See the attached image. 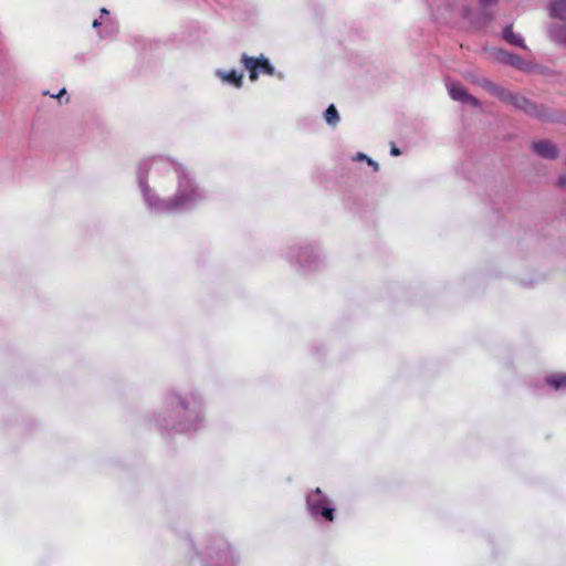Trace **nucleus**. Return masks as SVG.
Returning a JSON list of instances; mask_svg holds the SVG:
<instances>
[{"label": "nucleus", "mask_w": 566, "mask_h": 566, "mask_svg": "<svg viewBox=\"0 0 566 566\" xmlns=\"http://www.w3.org/2000/svg\"><path fill=\"white\" fill-rule=\"evenodd\" d=\"M169 165H171L170 158L165 156L144 158L137 165L136 182L143 206L149 216L164 217L177 214L171 196H160L148 182V175L150 172L164 174L163 169H166Z\"/></svg>", "instance_id": "1"}, {"label": "nucleus", "mask_w": 566, "mask_h": 566, "mask_svg": "<svg viewBox=\"0 0 566 566\" xmlns=\"http://www.w3.org/2000/svg\"><path fill=\"white\" fill-rule=\"evenodd\" d=\"M164 174L172 170L176 175V188L171 199L176 213L192 211L208 199V191L199 185L192 170L184 164L170 159Z\"/></svg>", "instance_id": "2"}, {"label": "nucleus", "mask_w": 566, "mask_h": 566, "mask_svg": "<svg viewBox=\"0 0 566 566\" xmlns=\"http://www.w3.org/2000/svg\"><path fill=\"white\" fill-rule=\"evenodd\" d=\"M286 260L307 272L317 271L325 262L326 255L318 243H296L287 248Z\"/></svg>", "instance_id": "3"}, {"label": "nucleus", "mask_w": 566, "mask_h": 566, "mask_svg": "<svg viewBox=\"0 0 566 566\" xmlns=\"http://www.w3.org/2000/svg\"><path fill=\"white\" fill-rule=\"evenodd\" d=\"M499 1L500 0H478L481 10L473 13V10L469 6H464L461 8V17L465 19L473 29H483L494 19L489 8L495 7Z\"/></svg>", "instance_id": "4"}, {"label": "nucleus", "mask_w": 566, "mask_h": 566, "mask_svg": "<svg viewBox=\"0 0 566 566\" xmlns=\"http://www.w3.org/2000/svg\"><path fill=\"white\" fill-rule=\"evenodd\" d=\"M242 65L249 71V77L252 82L256 81L260 73L266 75H275V69L271 64L270 60L263 54L252 57L247 53L241 55Z\"/></svg>", "instance_id": "5"}, {"label": "nucleus", "mask_w": 566, "mask_h": 566, "mask_svg": "<svg viewBox=\"0 0 566 566\" xmlns=\"http://www.w3.org/2000/svg\"><path fill=\"white\" fill-rule=\"evenodd\" d=\"M512 105L515 109L525 113L526 115L535 118L546 119V113L543 106L535 104L531 99L526 98L523 95H518L513 93L512 98L507 103Z\"/></svg>", "instance_id": "6"}, {"label": "nucleus", "mask_w": 566, "mask_h": 566, "mask_svg": "<svg viewBox=\"0 0 566 566\" xmlns=\"http://www.w3.org/2000/svg\"><path fill=\"white\" fill-rule=\"evenodd\" d=\"M448 92H449L450 97L453 101H457V102H460L463 104H470L473 107H478V108L481 107V105H482L481 102L476 97L469 94L467 88L459 82L449 83Z\"/></svg>", "instance_id": "7"}, {"label": "nucleus", "mask_w": 566, "mask_h": 566, "mask_svg": "<svg viewBox=\"0 0 566 566\" xmlns=\"http://www.w3.org/2000/svg\"><path fill=\"white\" fill-rule=\"evenodd\" d=\"M494 59L503 64L511 65L520 71H528L531 69V64L523 60L521 56L510 53L502 49L493 50Z\"/></svg>", "instance_id": "8"}, {"label": "nucleus", "mask_w": 566, "mask_h": 566, "mask_svg": "<svg viewBox=\"0 0 566 566\" xmlns=\"http://www.w3.org/2000/svg\"><path fill=\"white\" fill-rule=\"evenodd\" d=\"M216 76L224 84L231 85L235 88H241L243 85V74L235 70L224 71L219 69L216 70Z\"/></svg>", "instance_id": "9"}, {"label": "nucleus", "mask_w": 566, "mask_h": 566, "mask_svg": "<svg viewBox=\"0 0 566 566\" xmlns=\"http://www.w3.org/2000/svg\"><path fill=\"white\" fill-rule=\"evenodd\" d=\"M532 149L542 158L555 159L558 155L556 146L548 140H539L532 144Z\"/></svg>", "instance_id": "10"}, {"label": "nucleus", "mask_w": 566, "mask_h": 566, "mask_svg": "<svg viewBox=\"0 0 566 566\" xmlns=\"http://www.w3.org/2000/svg\"><path fill=\"white\" fill-rule=\"evenodd\" d=\"M306 503L312 513L319 510L323 505H327L329 503L328 499L323 494L319 488H316L306 496Z\"/></svg>", "instance_id": "11"}, {"label": "nucleus", "mask_w": 566, "mask_h": 566, "mask_svg": "<svg viewBox=\"0 0 566 566\" xmlns=\"http://www.w3.org/2000/svg\"><path fill=\"white\" fill-rule=\"evenodd\" d=\"M118 24L115 20L107 18L103 24V28L97 31V35L101 40H113L118 33Z\"/></svg>", "instance_id": "12"}, {"label": "nucleus", "mask_w": 566, "mask_h": 566, "mask_svg": "<svg viewBox=\"0 0 566 566\" xmlns=\"http://www.w3.org/2000/svg\"><path fill=\"white\" fill-rule=\"evenodd\" d=\"M502 36L509 44L528 50L523 36L520 33H514L512 25H506L503 29Z\"/></svg>", "instance_id": "13"}, {"label": "nucleus", "mask_w": 566, "mask_h": 566, "mask_svg": "<svg viewBox=\"0 0 566 566\" xmlns=\"http://www.w3.org/2000/svg\"><path fill=\"white\" fill-rule=\"evenodd\" d=\"M548 35L552 41L566 45V24H551Z\"/></svg>", "instance_id": "14"}, {"label": "nucleus", "mask_w": 566, "mask_h": 566, "mask_svg": "<svg viewBox=\"0 0 566 566\" xmlns=\"http://www.w3.org/2000/svg\"><path fill=\"white\" fill-rule=\"evenodd\" d=\"M545 382L555 390L566 389V374H552L545 378Z\"/></svg>", "instance_id": "15"}, {"label": "nucleus", "mask_w": 566, "mask_h": 566, "mask_svg": "<svg viewBox=\"0 0 566 566\" xmlns=\"http://www.w3.org/2000/svg\"><path fill=\"white\" fill-rule=\"evenodd\" d=\"M551 15L566 21V0H554L551 4Z\"/></svg>", "instance_id": "16"}, {"label": "nucleus", "mask_w": 566, "mask_h": 566, "mask_svg": "<svg viewBox=\"0 0 566 566\" xmlns=\"http://www.w3.org/2000/svg\"><path fill=\"white\" fill-rule=\"evenodd\" d=\"M324 119L331 127H335L339 123L340 117L334 104H331L324 112Z\"/></svg>", "instance_id": "17"}, {"label": "nucleus", "mask_w": 566, "mask_h": 566, "mask_svg": "<svg viewBox=\"0 0 566 566\" xmlns=\"http://www.w3.org/2000/svg\"><path fill=\"white\" fill-rule=\"evenodd\" d=\"M491 94L495 97H497L501 102L507 104L510 99L512 98L513 92L506 90L503 86H500L495 84L494 88L492 90Z\"/></svg>", "instance_id": "18"}, {"label": "nucleus", "mask_w": 566, "mask_h": 566, "mask_svg": "<svg viewBox=\"0 0 566 566\" xmlns=\"http://www.w3.org/2000/svg\"><path fill=\"white\" fill-rule=\"evenodd\" d=\"M312 514L321 515L329 522H332L334 520V509L329 507L328 504L325 506L323 505L319 510H317L316 512H314Z\"/></svg>", "instance_id": "19"}, {"label": "nucleus", "mask_w": 566, "mask_h": 566, "mask_svg": "<svg viewBox=\"0 0 566 566\" xmlns=\"http://www.w3.org/2000/svg\"><path fill=\"white\" fill-rule=\"evenodd\" d=\"M472 81L475 82L478 85H480L485 91H488L490 94L495 86V83H493L492 81H490L485 77H479V78H475Z\"/></svg>", "instance_id": "20"}, {"label": "nucleus", "mask_w": 566, "mask_h": 566, "mask_svg": "<svg viewBox=\"0 0 566 566\" xmlns=\"http://www.w3.org/2000/svg\"><path fill=\"white\" fill-rule=\"evenodd\" d=\"M353 159L356 160V161H366V163H368V159H370V158L367 155H365L364 153H357Z\"/></svg>", "instance_id": "21"}, {"label": "nucleus", "mask_w": 566, "mask_h": 566, "mask_svg": "<svg viewBox=\"0 0 566 566\" xmlns=\"http://www.w3.org/2000/svg\"><path fill=\"white\" fill-rule=\"evenodd\" d=\"M104 22H105V20H101V18L95 19L92 23V27L98 31V30H101V27H103Z\"/></svg>", "instance_id": "22"}, {"label": "nucleus", "mask_w": 566, "mask_h": 566, "mask_svg": "<svg viewBox=\"0 0 566 566\" xmlns=\"http://www.w3.org/2000/svg\"><path fill=\"white\" fill-rule=\"evenodd\" d=\"M557 184L559 187L566 188V174L559 176Z\"/></svg>", "instance_id": "23"}, {"label": "nucleus", "mask_w": 566, "mask_h": 566, "mask_svg": "<svg viewBox=\"0 0 566 566\" xmlns=\"http://www.w3.org/2000/svg\"><path fill=\"white\" fill-rule=\"evenodd\" d=\"M401 154L400 149L398 147H396L395 145L391 146L390 148V155L391 156H399Z\"/></svg>", "instance_id": "24"}, {"label": "nucleus", "mask_w": 566, "mask_h": 566, "mask_svg": "<svg viewBox=\"0 0 566 566\" xmlns=\"http://www.w3.org/2000/svg\"><path fill=\"white\" fill-rule=\"evenodd\" d=\"M108 15H109L108 10H107V9H105V8H102V9H101V17H99V18H101V20H106L107 18H109Z\"/></svg>", "instance_id": "25"}, {"label": "nucleus", "mask_w": 566, "mask_h": 566, "mask_svg": "<svg viewBox=\"0 0 566 566\" xmlns=\"http://www.w3.org/2000/svg\"><path fill=\"white\" fill-rule=\"evenodd\" d=\"M367 164H368L369 166H371V167H373V169H374L375 171H377V170L379 169V165H378L375 160H373L371 158H370V159H368V163H367Z\"/></svg>", "instance_id": "26"}, {"label": "nucleus", "mask_w": 566, "mask_h": 566, "mask_svg": "<svg viewBox=\"0 0 566 566\" xmlns=\"http://www.w3.org/2000/svg\"><path fill=\"white\" fill-rule=\"evenodd\" d=\"M63 95H66L65 88H61L56 95H51V96L60 99Z\"/></svg>", "instance_id": "27"}, {"label": "nucleus", "mask_w": 566, "mask_h": 566, "mask_svg": "<svg viewBox=\"0 0 566 566\" xmlns=\"http://www.w3.org/2000/svg\"><path fill=\"white\" fill-rule=\"evenodd\" d=\"M76 60H78L80 62H84V55H76L75 56Z\"/></svg>", "instance_id": "28"}, {"label": "nucleus", "mask_w": 566, "mask_h": 566, "mask_svg": "<svg viewBox=\"0 0 566 566\" xmlns=\"http://www.w3.org/2000/svg\"><path fill=\"white\" fill-rule=\"evenodd\" d=\"M279 78H283V74L282 73H277L276 74Z\"/></svg>", "instance_id": "29"}]
</instances>
